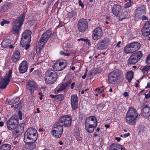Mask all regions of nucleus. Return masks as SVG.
<instances>
[{"label": "nucleus", "mask_w": 150, "mask_h": 150, "mask_svg": "<svg viewBox=\"0 0 150 150\" xmlns=\"http://www.w3.org/2000/svg\"><path fill=\"white\" fill-rule=\"evenodd\" d=\"M108 76V82L113 84L122 82L124 79L123 72L120 69L114 70L109 74Z\"/></svg>", "instance_id": "1"}, {"label": "nucleus", "mask_w": 150, "mask_h": 150, "mask_svg": "<svg viewBox=\"0 0 150 150\" xmlns=\"http://www.w3.org/2000/svg\"><path fill=\"white\" fill-rule=\"evenodd\" d=\"M112 12L119 21H122L124 19L128 18L129 16L128 13L122 10L121 6L118 4L114 5L112 8Z\"/></svg>", "instance_id": "2"}, {"label": "nucleus", "mask_w": 150, "mask_h": 150, "mask_svg": "<svg viewBox=\"0 0 150 150\" xmlns=\"http://www.w3.org/2000/svg\"><path fill=\"white\" fill-rule=\"evenodd\" d=\"M25 13H23L13 21V25L12 31L16 35H18L21 26L23 25L25 16Z\"/></svg>", "instance_id": "3"}, {"label": "nucleus", "mask_w": 150, "mask_h": 150, "mask_svg": "<svg viewBox=\"0 0 150 150\" xmlns=\"http://www.w3.org/2000/svg\"><path fill=\"white\" fill-rule=\"evenodd\" d=\"M57 73L53 69H49L45 74V79L46 84H52L56 82L57 79Z\"/></svg>", "instance_id": "4"}, {"label": "nucleus", "mask_w": 150, "mask_h": 150, "mask_svg": "<svg viewBox=\"0 0 150 150\" xmlns=\"http://www.w3.org/2000/svg\"><path fill=\"white\" fill-rule=\"evenodd\" d=\"M37 131L33 127H30L25 132L24 136L23 141H36L38 138Z\"/></svg>", "instance_id": "5"}, {"label": "nucleus", "mask_w": 150, "mask_h": 150, "mask_svg": "<svg viewBox=\"0 0 150 150\" xmlns=\"http://www.w3.org/2000/svg\"><path fill=\"white\" fill-rule=\"evenodd\" d=\"M138 115V113L135 108L131 107L129 108L126 114L127 122L131 125L135 124L136 119Z\"/></svg>", "instance_id": "6"}, {"label": "nucleus", "mask_w": 150, "mask_h": 150, "mask_svg": "<svg viewBox=\"0 0 150 150\" xmlns=\"http://www.w3.org/2000/svg\"><path fill=\"white\" fill-rule=\"evenodd\" d=\"M63 132L62 126L58 122H56L53 125L51 131L52 136L56 138H58L61 137Z\"/></svg>", "instance_id": "7"}, {"label": "nucleus", "mask_w": 150, "mask_h": 150, "mask_svg": "<svg viewBox=\"0 0 150 150\" xmlns=\"http://www.w3.org/2000/svg\"><path fill=\"white\" fill-rule=\"evenodd\" d=\"M19 119L16 115L11 116L7 121L6 126L8 129L13 131L19 124Z\"/></svg>", "instance_id": "8"}, {"label": "nucleus", "mask_w": 150, "mask_h": 150, "mask_svg": "<svg viewBox=\"0 0 150 150\" xmlns=\"http://www.w3.org/2000/svg\"><path fill=\"white\" fill-rule=\"evenodd\" d=\"M68 64L67 60L62 59L57 61L52 67L55 71H60L64 69L68 66Z\"/></svg>", "instance_id": "9"}, {"label": "nucleus", "mask_w": 150, "mask_h": 150, "mask_svg": "<svg viewBox=\"0 0 150 150\" xmlns=\"http://www.w3.org/2000/svg\"><path fill=\"white\" fill-rule=\"evenodd\" d=\"M143 54L141 51L137 52L132 54L129 57L127 62L129 64H134L137 62L142 57Z\"/></svg>", "instance_id": "10"}, {"label": "nucleus", "mask_w": 150, "mask_h": 150, "mask_svg": "<svg viewBox=\"0 0 150 150\" xmlns=\"http://www.w3.org/2000/svg\"><path fill=\"white\" fill-rule=\"evenodd\" d=\"M88 27V20L83 18H80L77 22V29L79 32L83 33L86 31Z\"/></svg>", "instance_id": "11"}, {"label": "nucleus", "mask_w": 150, "mask_h": 150, "mask_svg": "<svg viewBox=\"0 0 150 150\" xmlns=\"http://www.w3.org/2000/svg\"><path fill=\"white\" fill-rule=\"evenodd\" d=\"M72 119V117L70 116L65 115L60 117L58 122L62 126L68 127L71 125Z\"/></svg>", "instance_id": "12"}, {"label": "nucleus", "mask_w": 150, "mask_h": 150, "mask_svg": "<svg viewBox=\"0 0 150 150\" xmlns=\"http://www.w3.org/2000/svg\"><path fill=\"white\" fill-rule=\"evenodd\" d=\"M52 32L49 30H47L41 36L39 40L38 45L39 47H42L43 46L47 43L51 35Z\"/></svg>", "instance_id": "13"}, {"label": "nucleus", "mask_w": 150, "mask_h": 150, "mask_svg": "<svg viewBox=\"0 0 150 150\" xmlns=\"http://www.w3.org/2000/svg\"><path fill=\"white\" fill-rule=\"evenodd\" d=\"M12 74V71L9 70L5 77L0 81V88L1 89H4L7 87L10 81Z\"/></svg>", "instance_id": "14"}, {"label": "nucleus", "mask_w": 150, "mask_h": 150, "mask_svg": "<svg viewBox=\"0 0 150 150\" xmlns=\"http://www.w3.org/2000/svg\"><path fill=\"white\" fill-rule=\"evenodd\" d=\"M110 43V40L107 38H104L98 42L97 45V50H102L107 48Z\"/></svg>", "instance_id": "15"}, {"label": "nucleus", "mask_w": 150, "mask_h": 150, "mask_svg": "<svg viewBox=\"0 0 150 150\" xmlns=\"http://www.w3.org/2000/svg\"><path fill=\"white\" fill-rule=\"evenodd\" d=\"M142 114L145 118H149L150 116V104L149 102L144 103L141 107Z\"/></svg>", "instance_id": "16"}, {"label": "nucleus", "mask_w": 150, "mask_h": 150, "mask_svg": "<svg viewBox=\"0 0 150 150\" xmlns=\"http://www.w3.org/2000/svg\"><path fill=\"white\" fill-rule=\"evenodd\" d=\"M103 35L101 28L99 27H97L92 32V37L94 40L97 41L101 38Z\"/></svg>", "instance_id": "17"}, {"label": "nucleus", "mask_w": 150, "mask_h": 150, "mask_svg": "<svg viewBox=\"0 0 150 150\" xmlns=\"http://www.w3.org/2000/svg\"><path fill=\"white\" fill-rule=\"evenodd\" d=\"M27 86L31 95L33 96L34 91L37 88V83L34 81H29L28 82Z\"/></svg>", "instance_id": "18"}, {"label": "nucleus", "mask_w": 150, "mask_h": 150, "mask_svg": "<svg viewBox=\"0 0 150 150\" xmlns=\"http://www.w3.org/2000/svg\"><path fill=\"white\" fill-rule=\"evenodd\" d=\"M71 106L73 110H76L78 108V97L77 95L73 94L71 97Z\"/></svg>", "instance_id": "19"}, {"label": "nucleus", "mask_w": 150, "mask_h": 150, "mask_svg": "<svg viewBox=\"0 0 150 150\" xmlns=\"http://www.w3.org/2000/svg\"><path fill=\"white\" fill-rule=\"evenodd\" d=\"M31 38H21L20 42L21 46L22 47H25L27 50L30 47V44L31 41Z\"/></svg>", "instance_id": "20"}, {"label": "nucleus", "mask_w": 150, "mask_h": 150, "mask_svg": "<svg viewBox=\"0 0 150 150\" xmlns=\"http://www.w3.org/2000/svg\"><path fill=\"white\" fill-rule=\"evenodd\" d=\"M28 63L26 61H23L19 64V71L21 74H24L26 72L28 69Z\"/></svg>", "instance_id": "21"}, {"label": "nucleus", "mask_w": 150, "mask_h": 150, "mask_svg": "<svg viewBox=\"0 0 150 150\" xmlns=\"http://www.w3.org/2000/svg\"><path fill=\"white\" fill-rule=\"evenodd\" d=\"M85 123L89 125H93L96 127L97 125V119L96 117L93 115H92L86 118Z\"/></svg>", "instance_id": "22"}, {"label": "nucleus", "mask_w": 150, "mask_h": 150, "mask_svg": "<svg viewBox=\"0 0 150 150\" xmlns=\"http://www.w3.org/2000/svg\"><path fill=\"white\" fill-rule=\"evenodd\" d=\"M36 141H27V142H24L26 145L24 148L23 150H33L36 147Z\"/></svg>", "instance_id": "23"}, {"label": "nucleus", "mask_w": 150, "mask_h": 150, "mask_svg": "<svg viewBox=\"0 0 150 150\" xmlns=\"http://www.w3.org/2000/svg\"><path fill=\"white\" fill-rule=\"evenodd\" d=\"M146 13V7L144 5H142L135 9V14L138 16L140 17Z\"/></svg>", "instance_id": "24"}, {"label": "nucleus", "mask_w": 150, "mask_h": 150, "mask_svg": "<svg viewBox=\"0 0 150 150\" xmlns=\"http://www.w3.org/2000/svg\"><path fill=\"white\" fill-rule=\"evenodd\" d=\"M109 150H126L122 146L116 143L112 144L109 148Z\"/></svg>", "instance_id": "25"}, {"label": "nucleus", "mask_w": 150, "mask_h": 150, "mask_svg": "<svg viewBox=\"0 0 150 150\" xmlns=\"http://www.w3.org/2000/svg\"><path fill=\"white\" fill-rule=\"evenodd\" d=\"M20 58V53L19 51L16 50L13 53L11 59L13 62H16L19 61Z\"/></svg>", "instance_id": "26"}, {"label": "nucleus", "mask_w": 150, "mask_h": 150, "mask_svg": "<svg viewBox=\"0 0 150 150\" xmlns=\"http://www.w3.org/2000/svg\"><path fill=\"white\" fill-rule=\"evenodd\" d=\"M85 129L86 131L88 133H91L93 132L96 126L93 125H89L85 123Z\"/></svg>", "instance_id": "27"}, {"label": "nucleus", "mask_w": 150, "mask_h": 150, "mask_svg": "<svg viewBox=\"0 0 150 150\" xmlns=\"http://www.w3.org/2000/svg\"><path fill=\"white\" fill-rule=\"evenodd\" d=\"M124 51L126 54H131L134 52L131 43L128 44L124 47Z\"/></svg>", "instance_id": "28"}, {"label": "nucleus", "mask_w": 150, "mask_h": 150, "mask_svg": "<svg viewBox=\"0 0 150 150\" xmlns=\"http://www.w3.org/2000/svg\"><path fill=\"white\" fill-rule=\"evenodd\" d=\"M77 16V13L76 11H74L69 12L67 14V17L69 18L70 20L72 21H74Z\"/></svg>", "instance_id": "29"}, {"label": "nucleus", "mask_w": 150, "mask_h": 150, "mask_svg": "<svg viewBox=\"0 0 150 150\" xmlns=\"http://www.w3.org/2000/svg\"><path fill=\"white\" fill-rule=\"evenodd\" d=\"M134 52L138 50L141 47V45L138 42H134L131 43Z\"/></svg>", "instance_id": "30"}, {"label": "nucleus", "mask_w": 150, "mask_h": 150, "mask_svg": "<svg viewBox=\"0 0 150 150\" xmlns=\"http://www.w3.org/2000/svg\"><path fill=\"white\" fill-rule=\"evenodd\" d=\"M10 43V40L9 39L5 38L1 42V45L2 47L6 48L9 46Z\"/></svg>", "instance_id": "31"}, {"label": "nucleus", "mask_w": 150, "mask_h": 150, "mask_svg": "<svg viewBox=\"0 0 150 150\" xmlns=\"http://www.w3.org/2000/svg\"><path fill=\"white\" fill-rule=\"evenodd\" d=\"M134 73L132 71H129L126 73L125 77L129 83H130L133 78Z\"/></svg>", "instance_id": "32"}, {"label": "nucleus", "mask_w": 150, "mask_h": 150, "mask_svg": "<svg viewBox=\"0 0 150 150\" xmlns=\"http://www.w3.org/2000/svg\"><path fill=\"white\" fill-rule=\"evenodd\" d=\"M142 35L147 36L150 35V29L143 26L141 30Z\"/></svg>", "instance_id": "33"}, {"label": "nucleus", "mask_w": 150, "mask_h": 150, "mask_svg": "<svg viewBox=\"0 0 150 150\" xmlns=\"http://www.w3.org/2000/svg\"><path fill=\"white\" fill-rule=\"evenodd\" d=\"M31 31L29 30H26L23 33L21 38H31Z\"/></svg>", "instance_id": "34"}, {"label": "nucleus", "mask_w": 150, "mask_h": 150, "mask_svg": "<svg viewBox=\"0 0 150 150\" xmlns=\"http://www.w3.org/2000/svg\"><path fill=\"white\" fill-rule=\"evenodd\" d=\"M11 145L8 144H2L0 147V150H10Z\"/></svg>", "instance_id": "35"}, {"label": "nucleus", "mask_w": 150, "mask_h": 150, "mask_svg": "<svg viewBox=\"0 0 150 150\" xmlns=\"http://www.w3.org/2000/svg\"><path fill=\"white\" fill-rule=\"evenodd\" d=\"M25 124V123H24L20 124L19 125H17V127H16V128L15 129L18 130L19 131H22V133H23L24 131Z\"/></svg>", "instance_id": "36"}, {"label": "nucleus", "mask_w": 150, "mask_h": 150, "mask_svg": "<svg viewBox=\"0 0 150 150\" xmlns=\"http://www.w3.org/2000/svg\"><path fill=\"white\" fill-rule=\"evenodd\" d=\"M15 129L12 132V134L13 136L17 137L22 134V131H19L18 130H17L16 129Z\"/></svg>", "instance_id": "37"}, {"label": "nucleus", "mask_w": 150, "mask_h": 150, "mask_svg": "<svg viewBox=\"0 0 150 150\" xmlns=\"http://www.w3.org/2000/svg\"><path fill=\"white\" fill-rule=\"evenodd\" d=\"M64 97L63 94H60L57 95L56 100L57 102L61 101L63 100Z\"/></svg>", "instance_id": "38"}, {"label": "nucleus", "mask_w": 150, "mask_h": 150, "mask_svg": "<svg viewBox=\"0 0 150 150\" xmlns=\"http://www.w3.org/2000/svg\"><path fill=\"white\" fill-rule=\"evenodd\" d=\"M57 88V92H59V91H62L65 89L66 87L63 83L61 85L58 86Z\"/></svg>", "instance_id": "39"}, {"label": "nucleus", "mask_w": 150, "mask_h": 150, "mask_svg": "<svg viewBox=\"0 0 150 150\" xmlns=\"http://www.w3.org/2000/svg\"><path fill=\"white\" fill-rule=\"evenodd\" d=\"M20 100V97H17L14 98L12 99V103L13 104H16L18 103Z\"/></svg>", "instance_id": "40"}, {"label": "nucleus", "mask_w": 150, "mask_h": 150, "mask_svg": "<svg viewBox=\"0 0 150 150\" xmlns=\"http://www.w3.org/2000/svg\"><path fill=\"white\" fill-rule=\"evenodd\" d=\"M103 87V86H102V87L97 88L96 89V91L98 93H102V92H104V89L102 88V87Z\"/></svg>", "instance_id": "41"}, {"label": "nucleus", "mask_w": 150, "mask_h": 150, "mask_svg": "<svg viewBox=\"0 0 150 150\" xmlns=\"http://www.w3.org/2000/svg\"><path fill=\"white\" fill-rule=\"evenodd\" d=\"M10 23V21H6V20H5V19H3L2 20V21L1 22V25L2 26H3L4 25V24H8Z\"/></svg>", "instance_id": "42"}, {"label": "nucleus", "mask_w": 150, "mask_h": 150, "mask_svg": "<svg viewBox=\"0 0 150 150\" xmlns=\"http://www.w3.org/2000/svg\"><path fill=\"white\" fill-rule=\"evenodd\" d=\"M150 69V66L146 65L142 69L143 72H146L148 71Z\"/></svg>", "instance_id": "43"}, {"label": "nucleus", "mask_w": 150, "mask_h": 150, "mask_svg": "<svg viewBox=\"0 0 150 150\" xmlns=\"http://www.w3.org/2000/svg\"><path fill=\"white\" fill-rule=\"evenodd\" d=\"M86 115L83 113H80L79 115V118L80 120H82L83 119H84Z\"/></svg>", "instance_id": "44"}, {"label": "nucleus", "mask_w": 150, "mask_h": 150, "mask_svg": "<svg viewBox=\"0 0 150 150\" xmlns=\"http://www.w3.org/2000/svg\"><path fill=\"white\" fill-rule=\"evenodd\" d=\"M144 26L150 29V21L146 22Z\"/></svg>", "instance_id": "45"}, {"label": "nucleus", "mask_w": 150, "mask_h": 150, "mask_svg": "<svg viewBox=\"0 0 150 150\" xmlns=\"http://www.w3.org/2000/svg\"><path fill=\"white\" fill-rule=\"evenodd\" d=\"M80 41H81L83 42H89V40H88V39H85L83 38H81L77 39V41L79 42Z\"/></svg>", "instance_id": "46"}, {"label": "nucleus", "mask_w": 150, "mask_h": 150, "mask_svg": "<svg viewBox=\"0 0 150 150\" xmlns=\"http://www.w3.org/2000/svg\"><path fill=\"white\" fill-rule=\"evenodd\" d=\"M60 54L62 55L67 56H69L70 55L69 53L65 52H64L63 51H60Z\"/></svg>", "instance_id": "47"}, {"label": "nucleus", "mask_w": 150, "mask_h": 150, "mask_svg": "<svg viewBox=\"0 0 150 150\" xmlns=\"http://www.w3.org/2000/svg\"><path fill=\"white\" fill-rule=\"evenodd\" d=\"M102 71V70L101 69L99 68H96L95 71L96 73H100Z\"/></svg>", "instance_id": "48"}, {"label": "nucleus", "mask_w": 150, "mask_h": 150, "mask_svg": "<svg viewBox=\"0 0 150 150\" xmlns=\"http://www.w3.org/2000/svg\"><path fill=\"white\" fill-rule=\"evenodd\" d=\"M18 116L19 119L20 120H21L22 119V114L21 111L20 110H19L18 112Z\"/></svg>", "instance_id": "49"}, {"label": "nucleus", "mask_w": 150, "mask_h": 150, "mask_svg": "<svg viewBox=\"0 0 150 150\" xmlns=\"http://www.w3.org/2000/svg\"><path fill=\"white\" fill-rule=\"evenodd\" d=\"M78 3L79 5L82 8H83L84 6V5L82 3L81 0H79Z\"/></svg>", "instance_id": "50"}, {"label": "nucleus", "mask_w": 150, "mask_h": 150, "mask_svg": "<svg viewBox=\"0 0 150 150\" xmlns=\"http://www.w3.org/2000/svg\"><path fill=\"white\" fill-rule=\"evenodd\" d=\"M71 80H69L67 82L64 83V85L65 86L66 88L71 83Z\"/></svg>", "instance_id": "51"}, {"label": "nucleus", "mask_w": 150, "mask_h": 150, "mask_svg": "<svg viewBox=\"0 0 150 150\" xmlns=\"http://www.w3.org/2000/svg\"><path fill=\"white\" fill-rule=\"evenodd\" d=\"M22 102L21 101V100L19 103L17 105H15V107L17 108L18 107H20L22 106Z\"/></svg>", "instance_id": "52"}, {"label": "nucleus", "mask_w": 150, "mask_h": 150, "mask_svg": "<svg viewBox=\"0 0 150 150\" xmlns=\"http://www.w3.org/2000/svg\"><path fill=\"white\" fill-rule=\"evenodd\" d=\"M150 59V54L148 55V56L146 57V60L145 63L146 64H148L149 61Z\"/></svg>", "instance_id": "53"}, {"label": "nucleus", "mask_w": 150, "mask_h": 150, "mask_svg": "<svg viewBox=\"0 0 150 150\" xmlns=\"http://www.w3.org/2000/svg\"><path fill=\"white\" fill-rule=\"evenodd\" d=\"M141 19L142 20H147L148 19L147 17L144 15H142V16Z\"/></svg>", "instance_id": "54"}, {"label": "nucleus", "mask_w": 150, "mask_h": 150, "mask_svg": "<svg viewBox=\"0 0 150 150\" xmlns=\"http://www.w3.org/2000/svg\"><path fill=\"white\" fill-rule=\"evenodd\" d=\"M63 25V23L61 21H59V24L58 25V28L62 27Z\"/></svg>", "instance_id": "55"}, {"label": "nucleus", "mask_w": 150, "mask_h": 150, "mask_svg": "<svg viewBox=\"0 0 150 150\" xmlns=\"http://www.w3.org/2000/svg\"><path fill=\"white\" fill-rule=\"evenodd\" d=\"M131 6V3L127 2L125 4V6L127 7H129Z\"/></svg>", "instance_id": "56"}, {"label": "nucleus", "mask_w": 150, "mask_h": 150, "mask_svg": "<svg viewBox=\"0 0 150 150\" xmlns=\"http://www.w3.org/2000/svg\"><path fill=\"white\" fill-rule=\"evenodd\" d=\"M50 96L51 98H54V99L55 100H56V98L57 97V95H54L52 94H50Z\"/></svg>", "instance_id": "57"}, {"label": "nucleus", "mask_w": 150, "mask_h": 150, "mask_svg": "<svg viewBox=\"0 0 150 150\" xmlns=\"http://www.w3.org/2000/svg\"><path fill=\"white\" fill-rule=\"evenodd\" d=\"M12 144L14 145H15V146H17L18 145V143L17 141H14L12 142Z\"/></svg>", "instance_id": "58"}, {"label": "nucleus", "mask_w": 150, "mask_h": 150, "mask_svg": "<svg viewBox=\"0 0 150 150\" xmlns=\"http://www.w3.org/2000/svg\"><path fill=\"white\" fill-rule=\"evenodd\" d=\"M130 133H125L123 135L124 137L125 138H126L127 137L129 136L130 135Z\"/></svg>", "instance_id": "59"}, {"label": "nucleus", "mask_w": 150, "mask_h": 150, "mask_svg": "<svg viewBox=\"0 0 150 150\" xmlns=\"http://www.w3.org/2000/svg\"><path fill=\"white\" fill-rule=\"evenodd\" d=\"M75 84L76 83L75 82H73L71 84L70 87L72 89L74 88V86L75 85Z\"/></svg>", "instance_id": "60"}, {"label": "nucleus", "mask_w": 150, "mask_h": 150, "mask_svg": "<svg viewBox=\"0 0 150 150\" xmlns=\"http://www.w3.org/2000/svg\"><path fill=\"white\" fill-rule=\"evenodd\" d=\"M7 101L9 105L13 104V103H12V100H8V99H7Z\"/></svg>", "instance_id": "61"}, {"label": "nucleus", "mask_w": 150, "mask_h": 150, "mask_svg": "<svg viewBox=\"0 0 150 150\" xmlns=\"http://www.w3.org/2000/svg\"><path fill=\"white\" fill-rule=\"evenodd\" d=\"M37 112H36V111H34V113L36 114V113H40V109H39V108H37Z\"/></svg>", "instance_id": "62"}, {"label": "nucleus", "mask_w": 150, "mask_h": 150, "mask_svg": "<svg viewBox=\"0 0 150 150\" xmlns=\"http://www.w3.org/2000/svg\"><path fill=\"white\" fill-rule=\"evenodd\" d=\"M123 95L125 97L128 96H129L128 93L127 92H125L123 94Z\"/></svg>", "instance_id": "63"}, {"label": "nucleus", "mask_w": 150, "mask_h": 150, "mask_svg": "<svg viewBox=\"0 0 150 150\" xmlns=\"http://www.w3.org/2000/svg\"><path fill=\"white\" fill-rule=\"evenodd\" d=\"M103 103H101L99 104L98 105V107H102L103 106Z\"/></svg>", "instance_id": "64"}]
</instances>
